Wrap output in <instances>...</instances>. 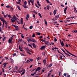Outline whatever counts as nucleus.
Wrapping results in <instances>:
<instances>
[{
    "instance_id": "obj_1",
    "label": "nucleus",
    "mask_w": 77,
    "mask_h": 77,
    "mask_svg": "<svg viewBox=\"0 0 77 77\" xmlns=\"http://www.w3.org/2000/svg\"><path fill=\"white\" fill-rule=\"evenodd\" d=\"M18 2H16V3L17 4H20L21 6H22L24 8H28L29 7L28 6H27V1H25L24 2V5H22L21 4V0H18Z\"/></svg>"
},
{
    "instance_id": "obj_2",
    "label": "nucleus",
    "mask_w": 77,
    "mask_h": 77,
    "mask_svg": "<svg viewBox=\"0 0 77 77\" xmlns=\"http://www.w3.org/2000/svg\"><path fill=\"white\" fill-rule=\"evenodd\" d=\"M15 20H17V17L15 15H14L13 17L11 19V21L12 23H14Z\"/></svg>"
},
{
    "instance_id": "obj_3",
    "label": "nucleus",
    "mask_w": 77,
    "mask_h": 77,
    "mask_svg": "<svg viewBox=\"0 0 77 77\" xmlns=\"http://www.w3.org/2000/svg\"><path fill=\"white\" fill-rule=\"evenodd\" d=\"M13 40V36L10 38L8 40V42L9 43H12V40Z\"/></svg>"
},
{
    "instance_id": "obj_4",
    "label": "nucleus",
    "mask_w": 77,
    "mask_h": 77,
    "mask_svg": "<svg viewBox=\"0 0 77 77\" xmlns=\"http://www.w3.org/2000/svg\"><path fill=\"white\" fill-rule=\"evenodd\" d=\"M60 42L61 45L62 47H65V45H64V44L63 43V41H61V40L60 39Z\"/></svg>"
},
{
    "instance_id": "obj_5",
    "label": "nucleus",
    "mask_w": 77,
    "mask_h": 77,
    "mask_svg": "<svg viewBox=\"0 0 77 77\" xmlns=\"http://www.w3.org/2000/svg\"><path fill=\"white\" fill-rule=\"evenodd\" d=\"M45 44L47 45H48L49 46H50V45H51V43H50V42L48 41H46V42H45Z\"/></svg>"
},
{
    "instance_id": "obj_6",
    "label": "nucleus",
    "mask_w": 77,
    "mask_h": 77,
    "mask_svg": "<svg viewBox=\"0 0 77 77\" xmlns=\"http://www.w3.org/2000/svg\"><path fill=\"white\" fill-rule=\"evenodd\" d=\"M19 47L20 51L23 52V53H24V51L22 50V48H21V47L20 46V45L19 46Z\"/></svg>"
},
{
    "instance_id": "obj_7",
    "label": "nucleus",
    "mask_w": 77,
    "mask_h": 77,
    "mask_svg": "<svg viewBox=\"0 0 77 77\" xmlns=\"http://www.w3.org/2000/svg\"><path fill=\"white\" fill-rule=\"evenodd\" d=\"M45 46H43L41 47L40 48V50H44V49H45Z\"/></svg>"
},
{
    "instance_id": "obj_8",
    "label": "nucleus",
    "mask_w": 77,
    "mask_h": 77,
    "mask_svg": "<svg viewBox=\"0 0 77 77\" xmlns=\"http://www.w3.org/2000/svg\"><path fill=\"white\" fill-rule=\"evenodd\" d=\"M67 9H68V7H66V8H65L64 10V12L65 14H66V10H67Z\"/></svg>"
},
{
    "instance_id": "obj_9",
    "label": "nucleus",
    "mask_w": 77,
    "mask_h": 77,
    "mask_svg": "<svg viewBox=\"0 0 77 77\" xmlns=\"http://www.w3.org/2000/svg\"><path fill=\"white\" fill-rule=\"evenodd\" d=\"M8 64V63H5L3 64L2 65H4L3 66V68H6V65Z\"/></svg>"
},
{
    "instance_id": "obj_10",
    "label": "nucleus",
    "mask_w": 77,
    "mask_h": 77,
    "mask_svg": "<svg viewBox=\"0 0 77 77\" xmlns=\"http://www.w3.org/2000/svg\"><path fill=\"white\" fill-rule=\"evenodd\" d=\"M0 20L2 21H3V23H4V22H5V20L3 17H1Z\"/></svg>"
},
{
    "instance_id": "obj_11",
    "label": "nucleus",
    "mask_w": 77,
    "mask_h": 77,
    "mask_svg": "<svg viewBox=\"0 0 77 77\" xmlns=\"http://www.w3.org/2000/svg\"><path fill=\"white\" fill-rule=\"evenodd\" d=\"M32 45L33 46V47H34V48H36V45H35V44L33 43Z\"/></svg>"
},
{
    "instance_id": "obj_12",
    "label": "nucleus",
    "mask_w": 77,
    "mask_h": 77,
    "mask_svg": "<svg viewBox=\"0 0 77 77\" xmlns=\"http://www.w3.org/2000/svg\"><path fill=\"white\" fill-rule=\"evenodd\" d=\"M15 29H16V30H19V29L18 28V26H16L15 27Z\"/></svg>"
},
{
    "instance_id": "obj_13",
    "label": "nucleus",
    "mask_w": 77,
    "mask_h": 77,
    "mask_svg": "<svg viewBox=\"0 0 77 77\" xmlns=\"http://www.w3.org/2000/svg\"><path fill=\"white\" fill-rule=\"evenodd\" d=\"M20 23L22 24H23V18H21V19Z\"/></svg>"
},
{
    "instance_id": "obj_14",
    "label": "nucleus",
    "mask_w": 77,
    "mask_h": 77,
    "mask_svg": "<svg viewBox=\"0 0 77 77\" xmlns=\"http://www.w3.org/2000/svg\"><path fill=\"white\" fill-rule=\"evenodd\" d=\"M66 51L69 54H70L71 55H72V54L70 53V52H69L68 51H67V50H66V49H65Z\"/></svg>"
},
{
    "instance_id": "obj_15",
    "label": "nucleus",
    "mask_w": 77,
    "mask_h": 77,
    "mask_svg": "<svg viewBox=\"0 0 77 77\" xmlns=\"http://www.w3.org/2000/svg\"><path fill=\"white\" fill-rule=\"evenodd\" d=\"M29 18V14H27L26 18V19L27 20H28Z\"/></svg>"
},
{
    "instance_id": "obj_16",
    "label": "nucleus",
    "mask_w": 77,
    "mask_h": 77,
    "mask_svg": "<svg viewBox=\"0 0 77 77\" xmlns=\"http://www.w3.org/2000/svg\"><path fill=\"white\" fill-rule=\"evenodd\" d=\"M43 63H44V65H45V64H46V60H43Z\"/></svg>"
},
{
    "instance_id": "obj_17",
    "label": "nucleus",
    "mask_w": 77,
    "mask_h": 77,
    "mask_svg": "<svg viewBox=\"0 0 77 77\" xmlns=\"http://www.w3.org/2000/svg\"><path fill=\"white\" fill-rule=\"evenodd\" d=\"M56 11H57V10H55L53 12L54 15H55L56 14Z\"/></svg>"
},
{
    "instance_id": "obj_18",
    "label": "nucleus",
    "mask_w": 77,
    "mask_h": 77,
    "mask_svg": "<svg viewBox=\"0 0 77 77\" xmlns=\"http://www.w3.org/2000/svg\"><path fill=\"white\" fill-rule=\"evenodd\" d=\"M16 6L17 8H18V9H19V10H21V8H20V7H19L17 5Z\"/></svg>"
},
{
    "instance_id": "obj_19",
    "label": "nucleus",
    "mask_w": 77,
    "mask_h": 77,
    "mask_svg": "<svg viewBox=\"0 0 77 77\" xmlns=\"http://www.w3.org/2000/svg\"><path fill=\"white\" fill-rule=\"evenodd\" d=\"M44 21H45V23L46 26H47L48 25V24H47V21H46L45 19H44Z\"/></svg>"
},
{
    "instance_id": "obj_20",
    "label": "nucleus",
    "mask_w": 77,
    "mask_h": 77,
    "mask_svg": "<svg viewBox=\"0 0 77 77\" xmlns=\"http://www.w3.org/2000/svg\"><path fill=\"white\" fill-rule=\"evenodd\" d=\"M37 4H38V6H41V5H40V4H39V3L38 1H37Z\"/></svg>"
},
{
    "instance_id": "obj_21",
    "label": "nucleus",
    "mask_w": 77,
    "mask_h": 77,
    "mask_svg": "<svg viewBox=\"0 0 77 77\" xmlns=\"http://www.w3.org/2000/svg\"><path fill=\"white\" fill-rule=\"evenodd\" d=\"M8 30H11V29H12V28L10 26H8Z\"/></svg>"
},
{
    "instance_id": "obj_22",
    "label": "nucleus",
    "mask_w": 77,
    "mask_h": 77,
    "mask_svg": "<svg viewBox=\"0 0 77 77\" xmlns=\"http://www.w3.org/2000/svg\"><path fill=\"white\" fill-rule=\"evenodd\" d=\"M2 39L3 41V42H4L5 41V39H6V37H4V38H2Z\"/></svg>"
},
{
    "instance_id": "obj_23",
    "label": "nucleus",
    "mask_w": 77,
    "mask_h": 77,
    "mask_svg": "<svg viewBox=\"0 0 77 77\" xmlns=\"http://www.w3.org/2000/svg\"><path fill=\"white\" fill-rule=\"evenodd\" d=\"M37 69V71H39V70H40L41 69V67H38L37 69Z\"/></svg>"
},
{
    "instance_id": "obj_24",
    "label": "nucleus",
    "mask_w": 77,
    "mask_h": 77,
    "mask_svg": "<svg viewBox=\"0 0 77 77\" xmlns=\"http://www.w3.org/2000/svg\"><path fill=\"white\" fill-rule=\"evenodd\" d=\"M5 23L6 24V25H7V24H8V22H7L5 20V22L3 23V24H5Z\"/></svg>"
},
{
    "instance_id": "obj_25",
    "label": "nucleus",
    "mask_w": 77,
    "mask_h": 77,
    "mask_svg": "<svg viewBox=\"0 0 77 77\" xmlns=\"http://www.w3.org/2000/svg\"><path fill=\"white\" fill-rule=\"evenodd\" d=\"M37 35L39 36L41 35V33L39 32H37Z\"/></svg>"
},
{
    "instance_id": "obj_26",
    "label": "nucleus",
    "mask_w": 77,
    "mask_h": 77,
    "mask_svg": "<svg viewBox=\"0 0 77 77\" xmlns=\"http://www.w3.org/2000/svg\"><path fill=\"white\" fill-rule=\"evenodd\" d=\"M28 46H29L30 47H31L32 48H33V47H32V45H31L30 44H28Z\"/></svg>"
},
{
    "instance_id": "obj_27",
    "label": "nucleus",
    "mask_w": 77,
    "mask_h": 77,
    "mask_svg": "<svg viewBox=\"0 0 77 77\" xmlns=\"http://www.w3.org/2000/svg\"><path fill=\"white\" fill-rule=\"evenodd\" d=\"M8 15V14H6L5 15H4V18H6V17H7Z\"/></svg>"
},
{
    "instance_id": "obj_28",
    "label": "nucleus",
    "mask_w": 77,
    "mask_h": 77,
    "mask_svg": "<svg viewBox=\"0 0 77 77\" xmlns=\"http://www.w3.org/2000/svg\"><path fill=\"white\" fill-rule=\"evenodd\" d=\"M10 59L12 63L13 62H14V60H13V59L12 58H10Z\"/></svg>"
},
{
    "instance_id": "obj_29",
    "label": "nucleus",
    "mask_w": 77,
    "mask_h": 77,
    "mask_svg": "<svg viewBox=\"0 0 77 77\" xmlns=\"http://www.w3.org/2000/svg\"><path fill=\"white\" fill-rule=\"evenodd\" d=\"M61 74V72H60V71H59V72L58 75L59 76H60V74Z\"/></svg>"
},
{
    "instance_id": "obj_30",
    "label": "nucleus",
    "mask_w": 77,
    "mask_h": 77,
    "mask_svg": "<svg viewBox=\"0 0 77 77\" xmlns=\"http://www.w3.org/2000/svg\"><path fill=\"white\" fill-rule=\"evenodd\" d=\"M38 15L40 16V18H42V15H41V14L40 13H38Z\"/></svg>"
},
{
    "instance_id": "obj_31",
    "label": "nucleus",
    "mask_w": 77,
    "mask_h": 77,
    "mask_svg": "<svg viewBox=\"0 0 77 77\" xmlns=\"http://www.w3.org/2000/svg\"><path fill=\"white\" fill-rule=\"evenodd\" d=\"M20 54H21V56H26V55H25V54H22V53H20Z\"/></svg>"
},
{
    "instance_id": "obj_32",
    "label": "nucleus",
    "mask_w": 77,
    "mask_h": 77,
    "mask_svg": "<svg viewBox=\"0 0 77 77\" xmlns=\"http://www.w3.org/2000/svg\"><path fill=\"white\" fill-rule=\"evenodd\" d=\"M26 53H27L29 54H30V55H31V54H32V53L29 52V51H27Z\"/></svg>"
},
{
    "instance_id": "obj_33",
    "label": "nucleus",
    "mask_w": 77,
    "mask_h": 77,
    "mask_svg": "<svg viewBox=\"0 0 77 77\" xmlns=\"http://www.w3.org/2000/svg\"><path fill=\"white\" fill-rule=\"evenodd\" d=\"M71 25V24H76L77 25V23H70V25Z\"/></svg>"
},
{
    "instance_id": "obj_34",
    "label": "nucleus",
    "mask_w": 77,
    "mask_h": 77,
    "mask_svg": "<svg viewBox=\"0 0 77 77\" xmlns=\"http://www.w3.org/2000/svg\"><path fill=\"white\" fill-rule=\"evenodd\" d=\"M29 29H33V26H31L30 27H29Z\"/></svg>"
},
{
    "instance_id": "obj_35",
    "label": "nucleus",
    "mask_w": 77,
    "mask_h": 77,
    "mask_svg": "<svg viewBox=\"0 0 77 77\" xmlns=\"http://www.w3.org/2000/svg\"><path fill=\"white\" fill-rule=\"evenodd\" d=\"M32 42H36V40H35V39H32Z\"/></svg>"
},
{
    "instance_id": "obj_36",
    "label": "nucleus",
    "mask_w": 77,
    "mask_h": 77,
    "mask_svg": "<svg viewBox=\"0 0 77 77\" xmlns=\"http://www.w3.org/2000/svg\"><path fill=\"white\" fill-rule=\"evenodd\" d=\"M10 10L11 11H13V8L12 7H11Z\"/></svg>"
},
{
    "instance_id": "obj_37",
    "label": "nucleus",
    "mask_w": 77,
    "mask_h": 77,
    "mask_svg": "<svg viewBox=\"0 0 77 77\" xmlns=\"http://www.w3.org/2000/svg\"><path fill=\"white\" fill-rule=\"evenodd\" d=\"M52 65H53V64L52 63H51L50 64V65L48 67H50L51 66H52Z\"/></svg>"
},
{
    "instance_id": "obj_38",
    "label": "nucleus",
    "mask_w": 77,
    "mask_h": 77,
    "mask_svg": "<svg viewBox=\"0 0 77 77\" xmlns=\"http://www.w3.org/2000/svg\"><path fill=\"white\" fill-rule=\"evenodd\" d=\"M32 40L31 39L29 38L28 40V41H32Z\"/></svg>"
},
{
    "instance_id": "obj_39",
    "label": "nucleus",
    "mask_w": 77,
    "mask_h": 77,
    "mask_svg": "<svg viewBox=\"0 0 77 77\" xmlns=\"http://www.w3.org/2000/svg\"><path fill=\"white\" fill-rule=\"evenodd\" d=\"M6 7V8H10L11 6H10L9 5H7Z\"/></svg>"
},
{
    "instance_id": "obj_40",
    "label": "nucleus",
    "mask_w": 77,
    "mask_h": 77,
    "mask_svg": "<svg viewBox=\"0 0 77 77\" xmlns=\"http://www.w3.org/2000/svg\"><path fill=\"white\" fill-rule=\"evenodd\" d=\"M33 12H34L35 14H37V12H36V11H32Z\"/></svg>"
},
{
    "instance_id": "obj_41",
    "label": "nucleus",
    "mask_w": 77,
    "mask_h": 77,
    "mask_svg": "<svg viewBox=\"0 0 77 77\" xmlns=\"http://www.w3.org/2000/svg\"><path fill=\"white\" fill-rule=\"evenodd\" d=\"M54 41L56 42V41H57V39L56 38V37H54Z\"/></svg>"
},
{
    "instance_id": "obj_42",
    "label": "nucleus",
    "mask_w": 77,
    "mask_h": 77,
    "mask_svg": "<svg viewBox=\"0 0 77 77\" xmlns=\"http://www.w3.org/2000/svg\"><path fill=\"white\" fill-rule=\"evenodd\" d=\"M40 59H41V58L40 57H38L37 58V60H40Z\"/></svg>"
},
{
    "instance_id": "obj_43",
    "label": "nucleus",
    "mask_w": 77,
    "mask_h": 77,
    "mask_svg": "<svg viewBox=\"0 0 77 77\" xmlns=\"http://www.w3.org/2000/svg\"><path fill=\"white\" fill-rule=\"evenodd\" d=\"M70 18H71V17H68L66 18V19L69 20V19H70Z\"/></svg>"
},
{
    "instance_id": "obj_44",
    "label": "nucleus",
    "mask_w": 77,
    "mask_h": 77,
    "mask_svg": "<svg viewBox=\"0 0 77 77\" xmlns=\"http://www.w3.org/2000/svg\"><path fill=\"white\" fill-rule=\"evenodd\" d=\"M47 8L48 9V10L49 9V6L48 5L47 6Z\"/></svg>"
},
{
    "instance_id": "obj_45",
    "label": "nucleus",
    "mask_w": 77,
    "mask_h": 77,
    "mask_svg": "<svg viewBox=\"0 0 77 77\" xmlns=\"http://www.w3.org/2000/svg\"><path fill=\"white\" fill-rule=\"evenodd\" d=\"M8 17H9V18H12V17H11V15L8 14Z\"/></svg>"
},
{
    "instance_id": "obj_46",
    "label": "nucleus",
    "mask_w": 77,
    "mask_h": 77,
    "mask_svg": "<svg viewBox=\"0 0 77 77\" xmlns=\"http://www.w3.org/2000/svg\"><path fill=\"white\" fill-rule=\"evenodd\" d=\"M2 72H6V71H5V70H4V69L3 68H2Z\"/></svg>"
},
{
    "instance_id": "obj_47",
    "label": "nucleus",
    "mask_w": 77,
    "mask_h": 77,
    "mask_svg": "<svg viewBox=\"0 0 77 77\" xmlns=\"http://www.w3.org/2000/svg\"><path fill=\"white\" fill-rule=\"evenodd\" d=\"M56 19L55 18H53L52 20V21H55L56 20Z\"/></svg>"
},
{
    "instance_id": "obj_48",
    "label": "nucleus",
    "mask_w": 77,
    "mask_h": 77,
    "mask_svg": "<svg viewBox=\"0 0 77 77\" xmlns=\"http://www.w3.org/2000/svg\"><path fill=\"white\" fill-rule=\"evenodd\" d=\"M60 59L61 60H62V56H61L60 55Z\"/></svg>"
},
{
    "instance_id": "obj_49",
    "label": "nucleus",
    "mask_w": 77,
    "mask_h": 77,
    "mask_svg": "<svg viewBox=\"0 0 77 77\" xmlns=\"http://www.w3.org/2000/svg\"><path fill=\"white\" fill-rule=\"evenodd\" d=\"M30 51V50L29 49H26V51H28V52H29V51Z\"/></svg>"
},
{
    "instance_id": "obj_50",
    "label": "nucleus",
    "mask_w": 77,
    "mask_h": 77,
    "mask_svg": "<svg viewBox=\"0 0 77 77\" xmlns=\"http://www.w3.org/2000/svg\"><path fill=\"white\" fill-rule=\"evenodd\" d=\"M46 1L48 3H50V1L48 0H46Z\"/></svg>"
},
{
    "instance_id": "obj_51",
    "label": "nucleus",
    "mask_w": 77,
    "mask_h": 77,
    "mask_svg": "<svg viewBox=\"0 0 77 77\" xmlns=\"http://www.w3.org/2000/svg\"><path fill=\"white\" fill-rule=\"evenodd\" d=\"M28 4L29 5H30V0L28 1Z\"/></svg>"
},
{
    "instance_id": "obj_52",
    "label": "nucleus",
    "mask_w": 77,
    "mask_h": 77,
    "mask_svg": "<svg viewBox=\"0 0 77 77\" xmlns=\"http://www.w3.org/2000/svg\"><path fill=\"white\" fill-rule=\"evenodd\" d=\"M22 71H23V72H24V71H25V69H22Z\"/></svg>"
},
{
    "instance_id": "obj_53",
    "label": "nucleus",
    "mask_w": 77,
    "mask_h": 77,
    "mask_svg": "<svg viewBox=\"0 0 77 77\" xmlns=\"http://www.w3.org/2000/svg\"><path fill=\"white\" fill-rule=\"evenodd\" d=\"M30 62V60H27L26 63H29Z\"/></svg>"
},
{
    "instance_id": "obj_54",
    "label": "nucleus",
    "mask_w": 77,
    "mask_h": 77,
    "mask_svg": "<svg viewBox=\"0 0 77 77\" xmlns=\"http://www.w3.org/2000/svg\"><path fill=\"white\" fill-rule=\"evenodd\" d=\"M29 60L31 61V62H32V61H33V59L30 58V59H29Z\"/></svg>"
},
{
    "instance_id": "obj_55",
    "label": "nucleus",
    "mask_w": 77,
    "mask_h": 77,
    "mask_svg": "<svg viewBox=\"0 0 77 77\" xmlns=\"http://www.w3.org/2000/svg\"><path fill=\"white\" fill-rule=\"evenodd\" d=\"M35 6H36V7H37L38 8H39V6H38V5H37L36 4H35Z\"/></svg>"
},
{
    "instance_id": "obj_56",
    "label": "nucleus",
    "mask_w": 77,
    "mask_h": 77,
    "mask_svg": "<svg viewBox=\"0 0 77 77\" xmlns=\"http://www.w3.org/2000/svg\"><path fill=\"white\" fill-rule=\"evenodd\" d=\"M51 75V73H48V77L49 75Z\"/></svg>"
},
{
    "instance_id": "obj_57",
    "label": "nucleus",
    "mask_w": 77,
    "mask_h": 77,
    "mask_svg": "<svg viewBox=\"0 0 77 77\" xmlns=\"http://www.w3.org/2000/svg\"><path fill=\"white\" fill-rule=\"evenodd\" d=\"M15 68H16V70H17V69H18V66H15Z\"/></svg>"
},
{
    "instance_id": "obj_58",
    "label": "nucleus",
    "mask_w": 77,
    "mask_h": 77,
    "mask_svg": "<svg viewBox=\"0 0 77 77\" xmlns=\"http://www.w3.org/2000/svg\"><path fill=\"white\" fill-rule=\"evenodd\" d=\"M35 34L32 35V37H33V38H34V37H35Z\"/></svg>"
},
{
    "instance_id": "obj_59",
    "label": "nucleus",
    "mask_w": 77,
    "mask_h": 77,
    "mask_svg": "<svg viewBox=\"0 0 77 77\" xmlns=\"http://www.w3.org/2000/svg\"><path fill=\"white\" fill-rule=\"evenodd\" d=\"M16 53H14L12 55L13 56H16Z\"/></svg>"
},
{
    "instance_id": "obj_60",
    "label": "nucleus",
    "mask_w": 77,
    "mask_h": 77,
    "mask_svg": "<svg viewBox=\"0 0 77 77\" xmlns=\"http://www.w3.org/2000/svg\"><path fill=\"white\" fill-rule=\"evenodd\" d=\"M74 32L75 33H77V30H74Z\"/></svg>"
},
{
    "instance_id": "obj_61",
    "label": "nucleus",
    "mask_w": 77,
    "mask_h": 77,
    "mask_svg": "<svg viewBox=\"0 0 77 77\" xmlns=\"http://www.w3.org/2000/svg\"><path fill=\"white\" fill-rule=\"evenodd\" d=\"M2 12L3 15H4V14H5V13H4V12H3V11H2Z\"/></svg>"
},
{
    "instance_id": "obj_62",
    "label": "nucleus",
    "mask_w": 77,
    "mask_h": 77,
    "mask_svg": "<svg viewBox=\"0 0 77 77\" xmlns=\"http://www.w3.org/2000/svg\"><path fill=\"white\" fill-rule=\"evenodd\" d=\"M71 77V76L70 75H67L66 77Z\"/></svg>"
},
{
    "instance_id": "obj_63",
    "label": "nucleus",
    "mask_w": 77,
    "mask_h": 77,
    "mask_svg": "<svg viewBox=\"0 0 77 77\" xmlns=\"http://www.w3.org/2000/svg\"><path fill=\"white\" fill-rule=\"evenodd\" d=\"M63 75H64V76H66V73H65L63 74Z\"/></svg>"
},
{
    "instance_id": "obj_64",
    "label": "nucleus",
    "mask_w": 77,
    "mask_h": 77,
    "mask_svg": "<svg viewBox=\"0 0 77 77\" xmlns=\"http://www.w3.org/2000/svg\"><path fill=\"white\" fill-rule=\"evenodd\" d=\"M21 37L22 38H24V35H21Z\"/></svg>"
}]
</instances>
